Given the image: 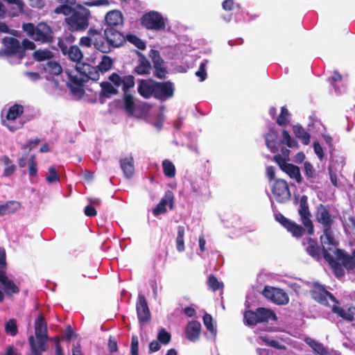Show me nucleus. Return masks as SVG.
<instances>
[{
  "label": "nucleus",
  "mask_w": 355,
  "mask_h": 355,
  "mask_svg": "<svg viewBox=\"0 0 355 355\" xmlns=\"http://www.w3.org/2000/svg\"><path fill=\"white\" fill-rule=\"evenodd\" d=\"M59 176L54 166L49 168V175L46 177V180L49 183H53L59 181Z\"/></svg>",
  "instance_id": "obj_55"
},
{
  "label": "nucleus",
  "mask_w": 355,
  "mask_h": 355,
  "mask_svg": "<svg viewBox=\"0 0 355 355\" xmlns=\"http://www.w3.org/2000/svg\"><path fill=\"white\" fill-rule=\"evenodd\" d=\"M262 294L266 298L278 305H286L289 302L288 295L281 288L266 286Z\"/></svg>",
  "instance_id": "obj_13"
},
{
  "label": "nucleus",
  "mask_w": 355,
  "mask_h": 355,
  "mask_svg": "<svg viewBox=\"0 0 355 355\" xmlns=\"http://www.w3.org/2000/svg\"><path fill=\"white\" fill-rule=\"evenodd\" d=\"M283 171L287 173L291 178L295 179L297 183L300 184L302 182L300 170L297 166L293 164H288Z\"/></svg>",
  "instance_id": "obj_36"
},
{
  "label": "nucleus",
  "mask_w": 355,
  "mask_h": 355,
  "mask_svg": "<svg viewBox=\"0 0 355 355\" xmlns=\"http://www.w3.org/2000/svg\"><path fill=\"white\" fill-rule=\"evenodd\" d=\"M121 168L127 178H131L135 173L134 159L129 156L120 159Z\"/></svg>",
  "instance_id": "obj_26"
},
{
  "label": "nucleus",
  "mask_w": 355,
  "mask_h": 355,
  "mask_svg": "<svg viewBox=\"0 0 355 355\" xmlns=\"http://www.w3.org/2000/svg\"><path fill=\"white\" fill-rule=\"evenodd\" d=\"M306 343L311 347L313 352L318 355H325L327 354L326 348L321 343L312 338H306Z\"/></svg>",
  "instance_id": "obj_38"
},
{
  "label": "nucleus",
  "mask_w": 355,
  "mask_h": 355,
  "mask_svg": "<svg viewBox=\"0 0 355 355\" xmlns=\"http://www.w3.org/2000/svg\"><path fill=\"white\" fill-rule=\"evenodd\" d=\"M44 71L53 76H58L62 72V68L60 63L54 60H48L43 64Z\"/></svg>",
  "instance_id": "obj_34"
},
{
  "label": "nucleus",
  "mask_w": 355,
  "mask_h": 355,
  "mask_svg": "<svg viewBox=\"0 0 355 355\" xmlns=\"http://www.w3.org/2000/svg\"><path fill=\"white\" fill-rule=\"evenodd\" d=\"M35 334L37 347H40L42 350H47V324L42 314H40L35 320Z\"/></svg>",
  "instance_id": "obj_11"
},
{
  "label": "nucleus",
  "mask_w": 355,
  "mask_h": 355,
  "mask_svg": "<svg viewBox=\"0 0 355 355\" xmlns=\"http://www.w3.org/2000/svg\"><path fill=\"white\" fill-rule=\"evenodd\" d=\"M28 343L31 347V355H42L46 350H42L40 347H37L35 337L30 336L28 337Z\"/></svg>",
  "instance_id": "obj_52"
},
{
  "label": "nucleus",
  "mask_w": 355,
  "mask_h": 355,
  "mask_svg": "<svg viewBox=\"0 0 355 355\" xmlns=\"http://www.w3.org/2000/svg\"><path fill=\"white\" fill-rule=\"evenodd\" d=\"M58 45L63 55H66V52L68 50L70 44L66 42L64 37H62L58 40Z\"/></svg>",
  "instance_id": "obj_64"
},
{
  "label": "nucleus",
  "mask_w": 355,
  "mask_h": 355,
  "mask_svg": "<svg viewBox=\"0 0 355 355\" xmlns=\"http://www.w3.org/2000/svg\"><path fill=\"white\" fill-rule=\"evenodd\" d=\"M105 27L122 28L123 26V17L121 11L112 10L108 12L105 17Z\"/></svg>",
  "instance_id": "obj_22"
},
{
  "label": "nucleus",
  "mask_w": 355,
  "mask_h": 355,
  "mask_svg": "<svg viewBox=\"0 0 355 355\" xmlns=\"http://www.w3.org/2000/svg\"><path fill=\"white\" fill-rule=\"evenodd\" d=\"M71 60L76 63L81 62L80 60L83 58V53L80 48L76 45H70L66 52V55Z\"/></svg>",
  "instance_id": "obj_35"
},
{
  "label": "nucleus",
  "mask_w": 355,
  "mask_h": 355,
  "mask_svg": "<svg viewBox=\"0 0 355 355\" xmlns=\"http://www.w3.org/2000/svg\"><path fill=\"white\" fill-rule=\"evenodd\" d=\"M4 48L0 49V59L17 57L21 59L20 42L13 37H4L1 41Z\"/></svg>",
  "instance_id": "obj_10"
},
{
  "label": "nucleus",
  "mask_w": 355,
  "mask_h": 355,
  "mask_svg": "<svg viewBox=\"0 0 355 355\" xmlns=\"http://www.w3.org/2000/svg\"><path fill=\"white\" fill-rule=\"evenodd\" d=\"M275 218L277 222H279L283 227H284L286 229L291 223V220L286 218L283 214L281 213L276 214L275 215Z\"/></svg>",
  "instance_id": "obj_62"
},
{
  "label": "nucleus",
  "mask_w": 355,
  "mask_h": 355,
  "mask_svg": "<svg viewBox=\"0 0 355 355\" xmlns=\"http://www.w3.org/2000/svg\"><path fill=\"white\" fill-rule=\"evenodd\" d=\"M173 200L174 196L171 191H168L166 192L164 197L154 208L153 213V215L157 216L162 214H165L167 211L166 206L168 205L171 209H173Z\"/></svg>",
  "instance_id": "obj_21"
},
{
  "label": "nucleus",
  "mask_w": 355,
  "mask_h": 355,
  "mask_svg": "<svg viewBox=\"0 0 355 355\" xmlns=\"http://www.w3.org/2000/svg\"><path fill=\"white\" fill-rule=\"evenodd\" d=\"M257 313L259 315V322H268L270 320L276 321L277 317L274 311L264 307H259L257 309Z\"/></svg>",
  "instance_id": "obj_27"
},
{
  "label": "nucleus",
  "mask_w": 355,
  "mask_h": 355,
  "mask_svg": "<svg viewBox=\"0 0 355 355\" xmlns=\"http://www.w3.org/2000/svg\"><path fill=\"white\" fill-rule=\"evenodd\" d=\"M203 323L207 329L210 331L213 335H216L217 329L216 324L213 322L211 315L209 313H205L203 316Z\"/></svg>",
  "instance_id": "obj_48"
},
{
  "label": "nucleus",
  "mask_w": 355,
  "mask_h": 355,
  "mask_svg": "<svg viewBox=\"0 0 355 355\" xmlns=\"http://www.w3.org/2000/svg\"><path fill=\"white\" fill-rule=\"evenodd\" d=\"M126 40H128L131 44H134L139 49L144 50L146 48V43L135 35L128 34L125 36V41Z\"/></svg>",
  "instance_id": "obj_46"
},
{
  "label": "nucleus",
  "mask_w": 355,
  "mask_h": 355,
  "mask_svg": "<svg viewBox=\"0 0 355 355\" xmlns=\"http://www.w3.org/2000/svg\"><path fill=\"white\" fill-rule=\"evenodd\" d=\"M196 75L200 78L201 81H203L207 78V72H206V64L205 62H202L200 64L198 70L196 72Z\"/></svg>",
  "instance_id": "obj_61"
},
{
  "label": "nucleus",
  "mask_w": 355,
  "mask_h": 355,
  "mask_svg": "<svg viewBox=\"0 0 355 355\" xmlns=\"http://www.w3.org/2000/svg\"><path fill=\"white\" fill-rule=\"evenodd\" d=\"M28 173L31 177H35L37 173V163L34 154L28 159Z\"/></svg>",
  "instance_id": "obj_53"
},
{
  "label": "nucleus",
  "mask_w": 355,
  "mask_h": 355,
  "mask_svg": "<svg viewBox=\"0 0 355 355\" xmlns=\"http://www.w3.org/2000/svg\"><path fill=\"white\" fill-rule=\"evenodd\" d=\"M107 347L111 353L118 351L117 341L114 336H110L108 340Z\"/></svg>",
  "instance_id": "obj_63"
},
{
  "label": "nucleus",
  "mask_w": 355,
  "mask_h": 355,
  "mask_svg": "<svg viewBox=\"0 0 355 355\" xmlns=\"http://www.w3.org/2000/svg\"><path fill=\"white\" fill-rule=\"evenodd\" d=\"M288 232H289L295 238H301L304 234L306 228L304 226L297 224L295 222L291 221L288 227H286Z\"/></svg>",
  "instance_id": "obj_37"
},
{
  "label": "nucleus",
  "mask_w": 355,
  "mask_h": 355,
  "mask_svg": "<svg viewBox=\"0 0 355 355\" xmlns=\"http://www.w3.org/2000/svg\"><path fill=\"white\" fill-rule=\"evenodd\" d=\"M298 214L300 216L302 223L306 228L308 234H313L314 226L311 220V215L309 208L308 198L305 195L302 196L300 198Z\"/></svg>",
  "instance_id": "obj_12"
},
{
  "label": "nucleus",
  "mask_w": 355,
  "mask_h": 355,
  "mask_svg": "<svg viewBox=\"0 0 355 355\" xmlns=\"http://www.w3.org/2000/svg\"><path fill=\"white\" fill-rule=\"evenodd\" d=\"M130 352L132 355H139V340L137 336L133 335L132 336Z\"/></svg>",
  "instance_id": "obj_56"
},
{
  "label": "nucleus",
  "mask_w": 355,
  "mask_h": 355,
  "mask_svg": "<svg viewBox=\"0 0 355 355\" xmlns=\"http://www.w3.org/2000/svg\"><path fill=\"white\" fill-rule=\"evenodd\" d=\"M201 324L197 320H192L188 322L185 328V336L191 341H197L200 336Z\"/></svg>",
  "instance_id": "obj_23"
},
{
  "label": "nucleus",
  "mask_w": 355,
  "mask_h": 355,
  "mask_svg": "<svg viewBox=\"0 0 355 355\" xmlns=\"http://www.w3.org/2000/svg\"><path fill=\"white\" fill-rule=\"evenodd\" d=\"M100 31L94 28H90L87 31V36L82 37L80 39V45L85 47L94 48L101 52V47L103 46L100 42Z\"/></svg>",
  "instance_id": "obj_17"
},
{
  "label": "nucleus",
  "mask_w": 355,
  "mask_h": 355,
  "mask_svg": "<svg viewBox=\"0 0 355 355\" xmlns=\"http://www.w3.org/2000/svg\"><path fill=\"white\" fill-rule=\"evenodd\" d=\"M263 340L264 341V343L266 344H267L268 345H269L270 347H275V348L278 349H285V346L284 345H280L279 343V342L275 340L264 337V338H263Z\"/></svg>",
  "instance_id": "obj_59"
},
{
  "label": "nucleus",
  "mask_w": 355,
  "mask_h": 355,
  "mask_svg": "<svg viewBox=\"0 0 355 355\" xmlns=\"http://www.w3.org/2000/svg\"><path fill=\"white\" fill-rule=\"evenodd\" d=\"M108 80L116 87L122 85L123 92L129 91L135 85V77L132 75H128L121 78L117 73L113 72L109 76Z\"/></svg>",
  "instance_id": "obj_16"
},
{
  "label": "nucleus",
  "mask_w": 355,
  "mask_h": 355,
  "mask_svg": "<svg viewBox=\"0 0 355 355\" xmlns=\"http://www.w3.org/2000/svg\"><path fill=\"white\" fill-rule=\"evenodd\" d=\"M76 71L78 74L73 75L71 71H67L69 80L73 85L82 87L89 80L96 81L99 79V73L97 68L86 62L76 63Z\"/></svg>",
  "instance_id": "obj_5"
},
{
  "label": "nucleus",
  "mask_w": 355,
  "mask_h": 355,
  "mask_svg": "<svg viewBox=\"0 0 355 355\" xmlns=\"http://www.w3.org/2000/svg\"><path fill=\"white\" fill-rule=\"evenodd\" d=\"M113 65V60L112 59L106 55H103L102 56L101 61L98 63V64L96 67L97 69L98 70V73L101 72L102 73H104L107 71H108Z\"/></svg>",
  "instance_id": "obj_40"
},
{
  "label": "nucleus",
  "mask_w": 355,
  "mask_h": 355,
  "mask_svg": "<svg viewBox=\"0 0 355 355\" xmlns=\"http://www.w3.org/2000/svg\"><path fill=\"white\" fill-rule=\"evenodd\" d=\"M174 84L170 80L155 82V98L161 101L171 98L174 94Z\"/></svg>",
  "instance_id": "obj_15"
},
{
  "label": "nucleus",
  "mask_w": 355,
  "mask_h": 355,
  "mask_svg": "<svg viewBox=\"0 0 355 355\" xmlns=\"http://www.w3.org/2000/svg\"><path fill=\"white\" fill-rule=\"evenodd\" d=\"M101 90L100 92V97L111 98L113 95H116L119 90L110 82L103 81L100 84Z\"/></svg>",
  "instance_id": "obj_31"
},
{
  "label": "nucleus",
  "mask_w": 355,
  "mask_h": 355,
  "mask_svg": "<svg viewBox=\"0 0 355 355\" xmlns=\"http://www.w3.org/2000/svg\"><path fill=\"white\" fill-rule=\"evenodd\" d=\"M3 33H7L14 36H17V31L10 29L8 26L5 22L0 21V35Z\"/></svg>",
  "instance_id": "obj_58"
},
{
  "label": "nucleus",
  "mask_w": 355,
  "mask_h": 355,
  "mask_svg": "<svg viewBox=\"0 0 355 355\" xmlns=\"http://www.w3.org/2000/svg\"><path fill=\"white\" fill-rule=\"evenodd\" d=\"M272 193L275 200L279 203H285L291 198L288 185L286 181L282 179H277L275 181L272 188Z\"/></svg>",
  "instance_id": "obj_14"
},
{
  "label": "nucleus",
  "mask_w": 355,
  "mask_h": 355,
  "mask_svg": "<svg viewBox=\"0 0 355 355\" xmlns=\"http://www.w3.org/2000/svg\"><path fill=\"white\" fill-rule=\"evenodd\" d=\"M122 28L105 27L103 35L100 31V42L103 45L101 52L107 53L113 49L118 48L125 43V36L121 33Z\"/></svg>",
  "instance_id": "obj_7"
},
{
  "label": "nucleus",
  "mask_w": 355,
  "mask_h": 355,
  "mask_svg": "<svg viewBox=\"0 0 355 355\" xmlns=\"http://www.w3.org/2000/svg\"><path fill=\"white\" fill-rule=\"evenodd\" d=\"M33 58L38 62L50 60L53 57V53L48 50H37L33 53Z\"/></svg>",
  "instance_id": "obj_44"
},
{
  "label": "nucleus",
  "mask_w": 355,
  "mask_h": 355,
  "mask_svg": "<svg viewBox=\"0 0 355 355\" xmlns=\"http://www.w3.org/2000/svg\"><path fill=\"white\" fill-rule=\"evenodd\" d=\"M207 284L212 291H216L223 287L222 282H220L216 277L211 274L208 277Z\"/></svg>",
  "instance_id": "obj_51"
},
{
  "label": "nucleus",
  "mask_w": 355,
  "mask_h": 355,
  "mask_svg": "<svg viewBox=\"0 0 355 355\" xmlns=\"http://www.w3.org/2000/svg\"><path fill=\"white\" fill-rule=\"evenodd\" d=\"M163 172L166 177L172 178L175 176V165L169 160L165 159L162 162Z\"/></svg>",
  "instance_id": "obj_43"
},
{
  "label": "nucleus",
  "mask_w": 355,
  "mask_h": 355,
  "mask_svg": "<svg viewBox=\"0 0 355 355\" xmlns=\"http://www.w3.org/2000/svg\"><path fill=\"white\" fill-rule=\"evenodd\" d=\"M5 331L6 334L15 336L18 334V328L15 319H10L5 324Z\"/></svg>",
  "instance_id": "obj_49"
},
{
  "label": "nucleus",
  "mask_w": 355,
  "mask_h": 355,
  "mask_svg": "<svg viewBox=\"0 0 355 355\" xmlns=\"http://www.w3.org/2000/svg\"><path fill=\"white\" fill-rule=\"evenodd\" d=\"M291 114L288 110V109L283 106L281 107V112L279 115L278 118L277 119V123L280 126H286L287 125L289 122V117Z\"/></svg>",
  "instance_id": "obj_45"
},
{
  "label": "nucleus",
  "mask_w": 355,
  "mask_h": 355,
  "mask_svg": "<svg viewBox=\"0 0 355 355\" xmlns=\"http://www.w3.org/2000/svg\"><path fill=\"white\" fill-rule=\"evenodd\" d=\"M277 133L273 128H270L265 136V141L267 148L271 153H276L278 150L277 146Z\"/></svg>",
  "instance_id": "obj_29"
},
{
  "label": "nucleus",
  "mask_w": 355,
  "mask_h": 355,
  "mask_svg": "<svg viewBox=\"0 0 355 355\" xmlns=\"http://www.w3.org/2000/svg\"><path fill=\"white\" fill-rule=\"evenodd\" d=\"M23 31L35 42L42 44L53 42V31L51 27L45 23H39L35 26L32 23H25L22 26Z\"/></svg>",
  "instance_id": "obj_8"
},
{
  "label": "nucleus",
  "mask_w": 355,
  "mask_h": 355,
  "mask_svg": "<svg viewBox=\"0 0 355 355\" xmlns=\"http://www.w3.org/2000/svg\"><path fill=\"white\" fill-rule=\"evenodd\" d=\"M185 234L184 227L183 226L178 227V234L176 237V249L179 252H184L185 250L184 236Z\"/></svg>",
  "instance_id": "obj_42"
},
{
  "label": "nucleus",
  "mask_w": 355,
  "mask_h": 355,
  "mask_svg": "<svg viewBox=\"0 0 355 355\" xmlns=\"http://www.w3.org/2000/svg\"><path fill=\"white\" fill-rule=\"evenodd\" d=\"M155 80L153 79H141L138 82L137 92L145 99L155 98Z\"/></svg>",
  "instance_id": "obj_20"
},
{
  "label": "nucleus",
  "mask_w": 355,
  "mask_h": 355,
  "mask_svg": "<svg viewBox=\"0 0 355 355\" xmlns=\"http://www.w3.org/2000/svg\"><path fill=\"white\" fill-rule=\"evenodd\" d=\"M293 131L295 137L301 139L304 145H308L310 143V134L300 124L294 125L293 126Z\"/></svg>",
  "instance_id": "obj_32"
},
{
  "label": "nucleus",
  "mask_w": 355,
  "mask_h": 355,
  "mask_svg": "<svg viewBox=\"0 0 355 355\" xmlns=\"http://www.w3.org/2000/svg\"><path fill=\"white\" fill-rule=\"evenodd\" d=\"M141 24L148 30L163 31L166 22L163 16L157 11H150L141 17Z\"/></svg>",
  "instance_id": "obj_9"
},
{
  "label": "nucleus",
  "mask_w": 355,
  "mask_h": 355,
  "mask_svg": "<svg viewBox=\"0 0 355 355\" xmlns=\"http://www.w3.org/2000/svg\"><path fill=\"white\" fill-rule=\"evenodd\" d=\"M24 113V107L19 104H15L10 107L6 114L8 120L13 121Z\"/></svg>",
  "instance_id": "obj_39"
},
{
  "label": "nucleus",
  "mask_w": 355,
  "mask_h": 355,
  "mask_svg": "<svg viewBox=\"0 0 355 355\" xmlns=\"http://www.w3.org/2000/svg\"><path fill=\"white\" fill-rule=\"evenodd\" d=\"M7 268L6 250L0 247V270H5Z\"/></svg>",
  "instance_id": "obj_60"
},
{
  "label": "nucleus",
  "mask_w": 355,
  "mask_h": 355,
  "mask_svg": "<svg viewBox=\"0 0 355 355\" xmlns=\"http://www.w3.org/2000/svg\"><path fill=\"white\" fill-rule=\"evenodd\" d=\"M123 109L129 116H132L135 109V98L129 91L123 92Z\"/></svg>",
  "instance_id": "obj_28"
},
{
  "label": "nucleus",
  "mask_w": 355,
  "mask_h": 355,
  "mask_svg": "<svg viewBox=\"0 0 355 355\" xmlns=\"http://www.w3.org/2000/svg\"><path fill=\"white\" fill-rule=\"evenodd\" d=\"M64 24L71 32H83L89 26L91 13L89 9L80 4H77L71 9L69 14L64 15Z\"/></svg>",
  "instance_id": "obj_3"
},
{
  "label": "nucleus",
  "mask_w": 355,
  "mask_h": 355,
  "mask_svg": "<svg viewBox=\"0 0 355 355\" xmlns=\"http://www.w3.org/2000/svg\"><path fill=\"white\" fill-rule=\"evenodd\" d=\"M325 252V261L331 268L336 277H343L345 274V270L349 273L355 274V249L349 254L344 250L336 247L334 251L336 259L332 254H329L327 250Z\"/></svg>",
  "instance_id": "obj_2"
},
{
  "label": "nucleus",
  "mask_w": 355,
  "mask_h": 355,
  "mask_svg": "<svg viewBox=\"0 0 355 355\" xmlns=\"http://www.w3.org/2000/svg\"><path fill=\"white\" fill-rule=\"evenodd\" d=\"M20 47L21 59L22 60L26 55V50H34L36 46L33 42L26 38L20 42Z\"/></svg>",
  "instance_id": "obj_50"
},
{
  "label": "nucleus",
  "mask_w": 355,
  "mask_h": 355,
  "mask_svg": "<svg viewBox=\"0 0 355 355\" xmlns=\"http://www.w3.org/2000/svg\"><path fill=\"white\" fill-rule=\"evenodd\" d=\"M60 5L56 7L54 12L56 14L67 15L71 9L73 8L76 4V0H56Z\"/></svg>",
  "instance_id": "obj_30"
},
{
  "label": "nucleus",
  "mask_w": 355,
  "mask_h": 355,
  "mask_svg": "<svg viewBox=\"0 0 355 355\" xmlns=\"http://www.w3.org/2000/svg\"><path fill=\"white\" fill-rule=\"evenodd\" d=\"M157 340L163 345H167L171 340V335L169 332L166 331L164 328L161 329L157 334Z\"/></svg>",
  "instance_id": "obj_54"
},
{
  "label": "nucleus",
  "mask_w": 355,
  "mask_h": 355,
  "mask_svg": "<svg viewBox=\"0 0 355 355\" xmlns=\"http://www.w3.org/2000/svg\"><path fill=\"white\" fill-rule=\"evenodd\" d=\"M20 207V203L15 200L8 201L0 205V216L12 214L19 209Z\"/></svg>",
  "instance_id": "obj_33"
},
{
  "label": "nucleus",
  "mask_w": 355,
  "mask_h": 355,
  "mask_svg": "<svg viewBox=\"0 0 355 355\" xmlns=\"http://www.w3.org/2000/svg\"><path fill=\"white\" fill-rule=\"evenodd\" d=\"M315 286L316 289L310 291L315 301L329 307L334 313L344 320L347 322L355 320V306H351L347 309H344L340 306L339 301L324 286L319 284H315Z\"/></svg>",
  "instance_id": "obj_1"
},
{
  "label": "nucleus",
  "mask_w": 355,
  "mask_h": 355,
  "mask_svg": "<svg viewBox=\"0 0 355 355\" xmlns=\"http://www.w3.org/2000/svg\"><path fill=\"white\" fill-rule=\"evenodd\" d=\"M259 315L257 313V309L255 311L248 310L243 313V318L248 325H256L259 324Z\"/></svg>",
  "instance_id": "obj_41"
},
{
  "label": "nucleus",
  "mask_w": 355,
  "mask_h": 355,
  "mask_svg": "<svg viewBox=\"0 0 355 355\" xmlns=\"http://www.w3.org/2000/svg\"><path fill=\"white\" fill-rule=\"evenodd\" d=\"M155 69L154 76L159 79H165L167 69L164 66V61L160 56L157 50L151 49L149 53Z\"/></svg>",
  "instance_id": "obj_18"
},
{
  "label": "nucleus",
  "mask_w": 355,
  "mask_h": 355,
  "mask_svg": "<svg viewBox=\"0 0 355 355\" xmlns=\"http://www.w3.org/2000/svg\"><path fill=\"white\" fill-rule=\"evenodd\" d=\"M334 216L331 214L328 207L322 204H320L316 207L315 220L322 225L323 234L320 236V241L327 239V242L335 243L336 240L334 235L332 226L334 224Z\"/></svg>",
  "instance_id": "obj_6"
},
{
  "label": "nucleus",
  "mask_w": 355,
  "mask_h": 355,
  "mask_svg": "<svg viewBox=\"0 0 355 355\" xmlns=\"http://www.w3.org/2000/svg\"><path fill=\"white\" fill-rule=\"evenodd\" d=\"M282 143L286 144L288 148H298L299 145L295 139H292L289 132L286 130H284L282 132Z\"/></svg>",
  "instance_id": "obj_47"
},
{
  "label": "nucleus",
  "mask_w": 355,
  "mask_h": 355,
  "mask_svg": "<svg viewBox=\"0 0 355 355\" xmlns=\"http://www.w3.org/2000/svg\"><path fill=\"white\" fill-rule=\"evenodd\" d=\"M320 241V246L318 241L315 239L308 237L305 238L302 241V245L304 247L306 252L315 261H320L322 257L325 260V251L329 254L334 253V248L338 245V241L335 240V243H330L327 239H324Z\"/></svg>",
  "instance_id": "obj_4"
},
{
  "label": "nucleus",
  "mask_w": 355,
  "mask_h": 355,
  "mask_svg": "<svg viewBox=\"0 0 355 355\" xmlns=\"http://www.w3.org/2000/svg\"><path fill=\"white\" fill-rule=\"evenodd\" d=\"M137 318L141 324H145L150 320L151 315L145 297L139 295L136 304Z\"/></svg>",
  "instance_id": "obj_19"
},
{
  "label": "nucleus",
  "mask_w": 355,
  "mask_h": 355,
  "mask_svg": "<svg viewBox=\"0 0 355 355\" xmlns=\"http://www.w3.org/2000/svg\"><path fill=\"white\" fill-rule=\"evenodd\" d=\"M0 286H2L6 293L9 295L19 292L18 286L7 277L5 270H0Z\"/></svg>",
  "instance_id": "obj_25"
},
{
  "label": "nucleus",
  "mask_w": 355,
  "mask_h": 355,
  "mask_svg": "<svg viewBox=\"0 0 355 355\" xmlns=\"http://www.w3.org/2000/svg\"><path fill=\"white\" fill-rule=\"evenodd\" d=\"M138 56V64L135 67L134 72L138 75H148L151 69V64L145 55L139 51H136Z\"/></svg>",
  "instance_id": "obj_24"
},
{
  "label": "nucleus",
  "mask_w": 355,
  "mask_h": 355,
  "mask_svg": "<svg viewBox=\"0 0 355 355\" xmlns=\"http://www.w3.org/2000/svg\"><path fill=\"white\" fill-rule=\"evenodd\" d=\"M273 160L278 164L279 168L284 171L288 163H286V159L282 155L277 154L273 157Z\"/></svg>",
  "instance_id": "obj_57"
}]
</instances>
